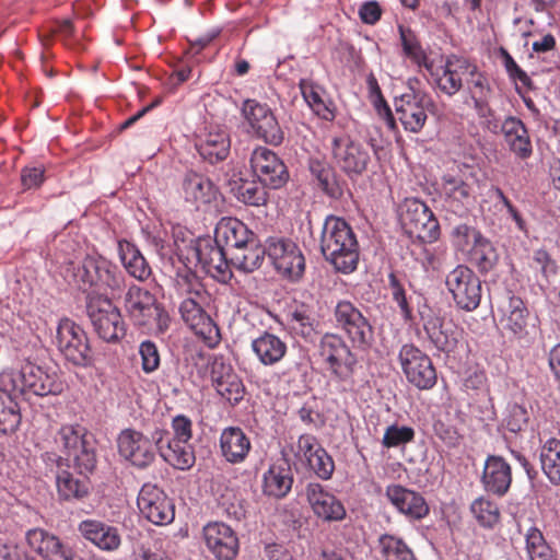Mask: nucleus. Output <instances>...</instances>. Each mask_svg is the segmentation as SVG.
I'll list each match as a JSON object with an SVG mask.
<instances>
[{
    "instance_id": "obj_1",
    "label": "nucleus",
    "mask_w": 560,
    "mask_h": 560,
    "mask_svg": "<svg viewBox=\"0 0 560 560\" xmlns=\"http://www.w3.org/2000/svg\"><path fill=\"white\" fill-rule=\"evenodd\" d=\"M177 290L187 296L179 304V313L183 322L200 337L209 347H214L220 341V331L205 305L209 301V294L203 289L197 276L191 271L178 272L176 277Z\"/></svg>"
},
{
    "instance_id": "obj_2",
    "label": "nucleus",
    "mask_w": 560,
    "mask_h": 560,
    "mask_svg": "<svg viewBox=\"0 0 560 560\" xmlns=\"http://www.w3.org/2000/svg\"><path fill=\"white\" fill-rule=\"evenodd\" d=\"M320 253L325 260L340 273L357 270L360 257L359 243L350 224L342 218L328 215L322 226Z\"/></svg>"
},
{
    "instance_id": "obj_3",
    "label": "nucleus",
    "mask_w": 560,
    "mask_h": 560,
    "mask_svg": "<svg viewBox=\"0 0 560 560\" xmlns=\"http://www.w3.org/2000/svg\"><path fill=\"white\" fill-rule=\"evenodd\" d=\"M0 384L13 389L18 396L26 392L37 396L58 395L63 390V383L55 369L33 363H26L20 371L3 370Z\"/></svg>"
},
{
    "instance_id": "obj_4",
    "label": "nucleus",
    "mask_w": 560,
    "mask_h": 560,
    "mask_svg": "<svg viewBox=\"0 0 560 560\" xmlns=\"http://www.w3.org/2000/svg\"><path fill=\"white\" fill-rule=\"evenodd\" d=\"M124 308L135 325L156 332L168 328L170 316L149 290L131 283L124 295Z\"/></svg>"
},
{
    "instance_id": "obj_5",
    "label": "nucleus",
    "mask_w": 560,
    "mask_h": 560,
    "mask_svg": "<svg viewBox=\"0 0 560 560\" xmlns=\"http://www.w3.org/2000/svg\"><path fill=\"white\" fill-rule=\"evenodd\" d=\"M318 354L322 361L339 384L342 392L352 390L355 382L353 378L358 359L350 347L338 334H325L318 345Z\"/></svg>"
},
{
    "instance_id": "obj_6",
    "label": "nucleus",
    "mask_w": 560,
    "mask_h": 560,
    "mask_svg": "<svg viewBox=\"0 0 560 560\" xmlns=\"http://www.w3.org/2000/svg\"><path fill=\"white\" fill-rule=\"evenodd\" d=\"M166 436L168 432L163 428H155L150 435L136 429H125L117 438L118 453L133 467L145 469L155 462L159 447Z\"/></svg>"
},
{
    "instance_id": "obj_7",
    "label": "nucleus",
    "mask_w": 560,
    "mask_h": 560,
    "mask_svg": "<svg viewBox=\"0 0 560 560\" xmlns=\"http://www.w3.org/2000/svg\"><path fill=\"white\" fill-rule=\"evenodd\" d=\"M241 114L248 135L275 147L283 142L284 132L268 104L247 98L242 104Z\"/></svg>"
},
{
    "instance_id": "obj_8",
    "label": "nucleus",
    "mask_w": 560,
    "mask_h": 560,
    "mask_svg": "<svg viewBox=\"0 0 560 560\" xmlns=\"http://www.w3.org/2000/svg\"><path fill=\"white\" fill-rule=\"evenodd\" d=\"M332 320L359 350H368L374 341V330L361 310L348 300H339L334 306Z\"/></svg>"
},
{
    "instance_id": "obj_9",
    "label": "nucleus",
    "mask_w": 560,
    "mask_h": 560,
    "mask_svg": "<svg viewBox=\"0 0 560 560\" xmlns=\"http://www.w3.org/2000/svg\"><path fill=\"white\" fill-rule=\"evenodd\" d=\"M417 79L408 81V91L395 97V110L405 130L418 133L427 121V110L433 106L432 98L421 90L416 89Z\"/></svg>"
},
{
    "instance_id": "obj_10",
    "label": "nucleus",
    "mask_w": 560,
    "mask_h": 560,
    "mask_svg": "<svg viewBox=\"0 0 560 560\" xmlns=\"http://www.w3.org/2000/svg\"><path fill=\"white\" fill-rule=\"evenodd\" d=\"M54 343L63 358L78 366H86L91 362V349L86 332L69 318L59 322Z\"/></svg>"
},
{
    "instance_id": "obj_11",
    "label": "nucleus",
    "mask_w": 560,
    "mask_h": 560,
    "mask_svg": "<svg viewBox=\"0 0 560 560\" xmlns=\"http://www.w3.org/2000/svg\"><path fill=\"white\" fill-rule=\"evenodd\" d=\"M88 315L95 332L106 342H116L125 337L126 328L120 311L106 298H91Z\"/></svg>"
},
{
    "instance_id": "obj_12",
    "label": "nucleus",
    "mask_w": 560,
    "mask_h": 560,
    "mask_svg": "<svg viewBox=\"0 0 560 560\" xmlns=\"http://www.w3.org/2000/svg\"><path fill=\"white\" fill-rule=\"evenodd\" d=\"M75 277L83 284L98 289H109L113 294L121 292L126 287L122 271L102 256L85 257Z\"/></svg>"
},
{
    "instance_id": "obj_13",
    "label": "nucleus",
    "mask_w": 560,
    "mask_h": 560,
    "mask_svg": "<svg viewBox=\"0 0 560 560\" xmlns=\"http://www.w3.org/2000/svg\"><path fill=\"white\" fill-rule=\"evenodd\" d=\"M398 360L407 381L418 389L428 390L436 384V371L430 357L415 345H404Z\"/></svg>"
},
{
    "instance_id": "obj_14",
    "label": "nucleus",
    "mask_w": 560,
    "mask_h": 560,
    "mask_svg": "<svg viewBox=\"0 0 560 560\" xmlns=\"http://www.w3.org/2000/svg\"><path fill=\"white\" fill-rule=\"evenodd\" d=\"M445 284L460 310L471 312L479 306L481 281L467 266L458 265L451 270L446 276Z\"/></svg>"
},
{
    "instance_id": "obj_15",
    "label": "nucleus",
    "mask_w": 560,
    "mask_h": 560,
    "mask_svg": "<svg viewBox=\"0 0 560 560\" xmlns=\"http://www.w3.org/2000/svg\"><path fill=\"white\" fill-rule=\"evenodd\" d=\"M330 150L336 164L349 177L361 175L368 167L371 155L368 147L348 135L331 137Z\"/></svg>"
},
{
    "instance_id": "obj_16",
    "label": "nucleus",
    "mask_w": 560,
    "mask_h": 560,
    "mask_svg": "<svg viewBox=\"0 0 560 560\" xmlns=\"http://www.w3.org/2000/svg\"><path fill=\"white\" fill-rule=\"evenodd\" d=\"M267 256L283 277L298 281L305 271V258L300 247L291 240L269 237Z\"/></svg>"
},
{
    "instance_id": "obj_17",
    "label": "nucleus",
    "mask_w": 560,
    "mask_h": 560,
    "mask_svg": "<svg viewBox=\"0 0 560 560\" xmlns=\"http://www.w3.org/2000/svg\"><path fill=\"white\" fill-rule=\"evenodd\" d=\"M137 504L141 514L155 525H167L175 518L173 500L155 483L145 482L141 487Z\"/></svg>"
},
{
    "instance_id": "obj_18",
    "label": "nucleus",
    "mask_w": 560,
    "mask_h": 560,
    "mask_svg": "<svg viewBox=\"0 0 560 560\" xmlns=\"http://www.w3.org/2000/svg\"><path fill=\"white\" fill-rule=\"evenodd\" d=\"M400 219L410 235L424 242H433L440 235V225L433 212L418 199L406 200Z\"/></svg>"
},
{
    "instance_id": "obj_19",
    "label": "nucleus",
    "mask_w": 560,
    "mask_h": 560,
    "mask_svg": "<svg viewBox=\"0 0 560 560\" xmlns=\"http://www.w3.org/2000/svg\"><path fill=\"white\" fill-rule=\"evenodd\" d=\"M249 162L253 173L266 187L278 189L289 178L284 163L268 148H256L250 154Z\"/></svg>"
},
{
    "instance_id": "obj_20",
    "label": "nucleus",
    "mask_w": 560,
    "mask_h": 560,
    "mask_svg": "<svg viewBox=\"0 0 560 560\" xmlns=\"http://www.w3.org/2000/svg\"><path fill=\"white\" fill-rule=\"evenodd\" d=\"M306 500L313 513L325 522H340L346 517L341 501L318 482H308L305 487Z\"/></svg>"
},
{
    "instance_id": "obj_21",
    "label": "nucleus",
    "mask_w": 560,
    "mask_h": 560,
    "mask_svg": "<svg viewBox=\"0 0 560 560\" xmlns=\"http://www.w3.org/2000/svg\"><path fill=\"white\" fill-rule=\"evenodd\" d=\"M25 541L30 550L40 556L43 560H73L72 548L42 528L27 530Z\"/></svg>"
},
{
    "instance_id": "obj_22",
    "label": "nucleus",
    "mask_w": 560,
    "mask_h": 560,
    "mask_svg": "<svg viewBox=\"0 0 560 560\" xmlns=\"http://www.w3.org/2000/svg\"><path fill=\"white\" fill-rule=\"evenodd\" d=\"M207 548L218 560H232L238 551V539L233 529L224 523H209L203 527Z\"/></svg>"
},
{
    "instance_id": "obj_23",
    "label": "nucleus",
    "mask_w": 560,
    "mask_h": 560,
    "mask_svg": "<svg viewBox=\"0 0 560 560\" xmlns=\"http://www.w3.org/2000/svg\"><path fill=\"white\" fill-rule=\"evenodd\" d=\"M385 494L393 506L409 521H420L429 514V505L419 492L400 485H390Z\"/></svg>"
},
{
    "instance_id": "obj_24",
    "label": "nucleus",
    "mask_w": 560,
    "mask_h": 560,
    "mask_svg": "<svg viewBox=\"0 0 560 560\" xmlns=\"http://www.w3.org/2000/svg\"><path fill=\"white\" fill-rule=\"evenodd\" d=\"M196 261L200 267L212 276L225 277L229 272V253L214 238L197 240L191 248Z\"/></svg>"
},
{
    "instance_id": "obj_25",
    "label": "nucleus",
    "mask_w": 560,
    "mask_h": 560,
    "mask_svg": "<svg viewBox=\"0 0 560 560\" xmlns=\"http://www.w3.org/2000/svg\"><path fill=\"white\" fill-rule=\"evenodd\" d=\"M211 381L217 393L231 405H237L243 399L245 386L230 364L215 360L211 368Z\"/></svg>"
},
{
    "instance_id": "obj_26",
    "label": "nucleus",
    "mask_w": 560,
    "mask_h": 560,
    "mask_svg": "<svg viewBox=\"0 0 560 560\" xmlns=\"http://www.w3.org/2000/svg\"><path fill=\"white\" fill-rule=\"evenodd\" d=\"M481 483L488 493L497 497L506 494L512 483L510 464L501 456L489 455L483 465Z\"/></svg>"
},
{
    "instance_id": "obj_27",
    "label": "nucleus",
    "mask_w": 560,
    "mask_h": 560,
    "mask_svg": "<svg viewBox=\"0 0 560 560\" xmlns=\"http://www.w3.org/2000/svg\"><path fill=\"white\" fill-rule=\"evenodd\" d=\"M464 85L477 114L480 117H488L491 114L489 103L493 93L488 75L479 71L476 65L470 63Z\"/></svg>"
},
{
    "instance_id": "obj_28",
    "label": "nucleus",
    "mask_w": 560,
    "mask_h": 560,
    "mask_svg": "<svg viewBox=\"0 0 560 560\" xmlns=\"http://www.w3.org/2000/svg\"><path fill=\"white\" fill-rule=\"evenodd\" d=\"M82 537L103 551H116L121 545L119 529L97 520H84L79 524Z\"/></svg>"
},
{
    "instance_id": "obj_29",
    "label": "nucleus",
    "mask_w": 560,
    "mask_h": 560,
    "mask_svg": "<svg viewBox=\"0 0 560 560\" xmlns=\"http://www.w3.org/2000/svg\"><path fill=\"white\" fill-rule=\"evenodd\" d=\"M231 141L225 129L210 127L198 136L196 149L211 164L223 161L230 153Z\"/></svg>"
},
{
    "instance_id": "obj_30",
    "label": "nucleus",
    "mask_w": 560,
    "mask_h": 560,
    "mask_svg": "<svg viewBox=\"0 0 560 560\" xmlns=\"http://www.w3.org/2000/svg\"><path fill=\"white\" fill-rule=\"evenodd\" d=\"M292 485V469L283 459L271 464L262 475V492L270 498H285L291 491Z\"/></svg>"
},
{
    "instance_id": "obj_31",
    "label": "nucleus",
    "mask_w": 560,
    "mask_h": 560,
    "mask_svg": "<svg viewBox=\"0 0 560 560\" xmlns=\"http://www.w3.org/2000/svg\"><path fill=\"white\" fill-rule=\"evenodd\" d=\"M252 443L238 427H228L220 434V451L224 459L233 465L242 464L247 458Z\"/></svg>"
},
{
    "instance_id": "obj_32",
    "label": "nucleus",
    "mask_w": 560,
    "mask_h": 560,
    "mask_svg": "<svg viewBox=\"0 0 560 560\" xmlns=\"http://www.w3.org/2000/svg\"><path fill=\"white\" fill-rule=\"evenodd\" d=\"M255 233L235 218H223L215 228L217 241L230 254L253 242Z\"/></svg>"
},
{
    "instance_id": "obj_33",
    "label": "nucleus",
    "mask_w": 560,
    "mask_h": 560,
    "mask_svg": "<svg viewBox=\"0 0 560 560\" xmlns=\"http://www.w3.org/2000/svg\"><path fill=\"white\" fill-rule=\"evenodd\" d=\"M470 62L467 59L452 56L446 59L442 73H436V85L439 90L447 96H453L465 84V78Z\"/></svg>"
},
{
    "instance_id": "obj_34",
    "label": "nucleus",
    "mask_w": 560,
    "mask_h": 560,
    "mask_svg": "<svg viewBox=\"0 0 560 560\" xmlns=\"http://www.w3.org/2000/svg\"><path fill=\"white\" fill-rule=\"evenodd\" d=\"M256 359L265 366H273L287 354L288 346L279 336L264 331L250 343Z\"/></svg>"
},
{
    "instance_id": "obj_35",
    "label": "nucleus",
    "mask_w": 560,
    "mask_h": 560,
    "mask_svg": "<svg viewBox=\"0 0 560 560\" xmlns=\"http://www.w3.org/2000/svg\"><path fill=\"white\" fill-rule=\"evenodd\" d=\"M182 191L185 200L196 207L210 203L217 196L213 183L205 175L192 171L184 175Z\"/></svg>"
},
{
    "instance_id": "obj_36",
    "label": "nucleus",
    "mask_w": 560,
    "mask_h": 560,
    "mask_svg": "<svg viewBox=\"0 0 560 560\" xmlns=\"http://www.w3.org/2000/svg\"><path fill=\"white\" fill-rule=\"evenodd\" d=\"M308 171L317 186L330 198H339L342 194L337 179L335 168L322 154H315L308 159Z\"/></svg>"
},
{
    "instance_id": "obj_37",
    "label": "nucleus",
    "mask_w": 560,
    "mask_h": 560,
    "mask_svg": "<svg viewBox=\"0 0 560 560\" xmlns=\"http://www.w3.org/2000/svg\"><path fill=\"white\" fill-rule=\"evenodd\" d=\"M423 328L434 348L442 352H452L457 345V331L452 323H445L436 316L422 317Z\"/></svg>"
},
{
    "instance_id": "obj_38",
    "label": "nucleus",
    "mask_w": 560,
    "mask_h": 560,
    "mask_svg": "<svg viewBox=\"0 0 560 560\" xmlns=\"http://www.w3.org/2000/svg\"><path fill=\"white\" fill-rule=\"evenodd\" d=\"M441 192L454 212L467 210L471 203V187L462 177L445 174L441 179Z\"/></svg>"
},
{
    "instance_id": "obj_39",
    "label": "nucleus",
    "mask_w": 560,
    "mask_h": 560,
    "mask_svg": "<svg viewBox=\"0 0 560 560\" xmlns=\"http://www.w3.org/2000/svg\"><path fill=\"white\" fill-rule=\"evenodd\" d=\"M299 88L304 101L318 117L327 121L335 118L334 104L323 86L311 80L302 79Z\"/></svg>"
},
{
    "instance_id": "obj_40",
    "label": "nucleus",
    "mask_w": 560,
    "mask_h": 560,
    "mask_svg": "<svg viewBox=\"0 0 560 560\" xmlns=\"http://www.w3.org/2000/svg\"><path fill=\"white\" fill-rule=\"evenodd\" d=\"M56 486L58 497L62 501L82 500L89 493L88 483L63 469L62 458L57 462Z\"/></svg>"
},
{
    "instance_id": "obj_41",
    "label": "nucleus",
    "mask_w": 560,
    "mask_h": 560,
    "mask_svg": "<svg viewBox=\"0 0 560 560\" xmlns=\"http://www.w3.org/2000/svg\"><path fill=\"white\" fill-rule=\"evenodd\" d=\"M119 258L126 271L139 281L147 280L151 275V268L138 247L128 242H118Z\"/></svg>"
},
{
    "instance_id": "obj_42",
    "label": "nucleus",
    "mask_w": 560,
    "mask_h": 560,
    "mask_svg": "<svg viewBox=\"0 0 560 560\" xmlns=\"http://www.w3.org/2000/svg\"><path fill=\"white\" fill-rule=\"evenodd\" d=\"M159 454L170 465L179 470H187L195 464V453L189 442H177L165 439L159 447Z\"/></svg>"
},
{
    "instance_id": "obj_43",
    "label": "nucleus",
    "mask_w": 560,
    "mask_h": 560,
    "mask_svg": "<svg viewBox=\"0 0 560 560\" xmlns=\"http://www.w3.org/2000/svg\"><path fill=\"white\" fill-rule=\"evenodd\" d=\"M16 393L0 384V433L9 434L16 431L21 422V413L15 398Z\"/></svg>"
},
{
    "instance_id": "obj_44",
    "label": "nucleus",
    "mask_w": 560,
    "mask_h": 560,
    "mask_svg": "<svg viewBox=\"0 0 560 560\" xmlns=\"http://www.w3.org/2000/svg\"><path fill=\"white\" fill-rule=\"evenodd\" d=\"M252 241L235 252L230 253L231 262L240 270L244 272H253L258 269L267 255V246L261 247L259 245L257 236Z\"/></svg>"
},
{
    "instance_id": "obj_45",
    "label": "nucleus",
    "mask_w": 560,
    "mask_h": 560,
    "mask_svg": "<svg viewBox=\"0 0 560 560\" xmlns=\"http://www.w3.org/2000/svg\"><path fill=\"white\" fill-rule=\"evenodd\" d=\"M527 317L528 311L524 302L517 296H511L504 313V328L516 338H523L527 335Z\"/></svg>"
},
{
    "instance_id": "obj_46",
    "label": "nucleus",
    "mask_w": 560,
    "mask_h": 560,
    "mask_svg": "<svg viewBox=\"0 0 560 560\" xmlns=\"http://www.w3.org/2000/svg\"><path fill=\"white\" fill-rule=\"evenodd\" d=\"M540 465L548 480L555 485H560V441L550 438L540 447Z\"/></svg>"
},
{
    "instance_id": "obj_47",
    "label": "nucleus",
    "mask_w": 560,
    "mask_h": 560,
    "mask_svg": "<svg viewBox=\"0 0 560 560\" xmlns=\"http://www.w3.org/2000/svg\"><path fill=\"white\" fill-rule=\"evenodd\" d=\"M377 548L384 560H417L413 551L405 540L394 535H381Z\"/></svg>"
},
{
    "instance_id": "obj_48",
    "label": "nucleus",
    "mask_w": 560,
    "mask_h": 560,
    "mask_svg": "<svg viewBox=\"0 0 560 560\" xmlns=\"http://www.w3.org/2000/svg\"><path fill=\"white\" fill-rule=\"evenodd\" d=\"M469 260L482 273L489 272L494 268L499 260V255L493 244L482 236L468 252Z\"/></svg>"
},
{
    "instance_id": "obj_49",
    "label": "nucleus",
    "mask_w": 560,
    "mask_h": 560,
    "mask_svg": "<svg viewBox=\"0 0 560 560\" xmlns=\"http://www.w3.org/2000/svg\"><path fill=\"white\" fill-rule=\"evenodd\" d=\"M68 458L72 459L73 466L79 474L82 475L93 471L96 466V447L93 434L90 433L85 436L82 443L73 450Z\"/></svg>"
},
{
    "instance_id": "obj_50",
    "label": "nucleus",
    "mask_w": 560,
    "mask_h": 560,
    "mask_svg": "<svg viewBox=\"0 0 560 560\" xmlns=\"http://www.w3.org/2000/svg\"><path fill=\"white\" fill-rule=\"evenodd\" d=\"M90 432L81 424L62 425L56 436V443L69 457L75 447L82 443Z\"/></svg>"
},
{
    "instance_id": "obj_51",
    "label": "nucleus",
    "mask_w": 560,
    "mask_h": 560,
    "mask_svg": "<svg viewBox=\"0 0 560 560\" xmlns=\"http://www.w3.org/2000/svg\"><path fill=\"white\" fill-rule=\"evenodd\" d=\"M289 323L298 334L310 337L315 328L314 312L306 304H298L289 313Z\"/></svg>"
},
{
    "instance_id": "obj_52",
    "label": "nucleus",
    "mask_w": 560,
    "mask_h": 560,
    "mask_svg": "<svg viewBox=\"0 0 560 560\" xmlns=\"http://www.w3.org/2000/svg\"><path fill=\"white\" fill-rule=\"evenodd\" d=\"M470 510L480 525L485 527H492L495 523H498L500 517L498 505L485 498L476 499L471 503Z\"/></svg>"
},
{
    "instance_id": "obj_53",
    "label": "nucleus",
    "mask_w": 560,
    "mask_h": 560,
    "mask_svg": "<svg viewBox=\"0 0 560 560\" xmlns=\"http://www.w3.org/2000/svg\"><path fill=\"white\" fill-rule=\"evenodd\" d=\"M483 235L477 229L467 225L458 224L452 230V240L454 246L462 252L468 253L472 245L476 244Z\"/></svg>"
},
{
    "instance_id": "obj_54",
    "label": "nucleus",
    "mask_w": 560,
    "mask_h": 560,
    "mask_svg": "<svg viewBox=\"0 0 560 560\" xmlns=\"http://www.w3.org/2000/svg\"><path fill=\"white\" fill-rule=\"evenodd\" d=\"M307 464L314 474L323 480H329L335 470L334 459L324 447L317 448L308 458Z\"/></svg>"
},
{
    "instance_id": "obj_55",
    "label": "nucleus",
    "mask_w": 560,
    "mask_h": 560,
    "mask_svg": "<svg viewBox=\"0 0 560 560\" xmlns=\"http://www.w3.org/2000/svg\"><path fill=\"white\" fill-rule=\"evenodd\" d=\"M415 439V430L411 427L392 424L386 428L382 445L386 448L406 445Z\"/></svg>"
},
{
    "instance_id": "obj_56",
    "label": "nucleus",
    "mask_w": 560,
    "mask_h": 560,
    "mask_svg": "<svg viewBox=\"0 0 560 560\" xmlns=\"http://www.w3.org/2000/svg\"><path fill=\"white\" fill-rule=\"evenodd\" d=\"M142 371L151 374L160 366V352L156 345L151 340L142 341L139 346Z\"/></svg>"
},
{
    "instance_id": "obj_57",
    "label": "nucleus",
    "mask_w": 560,
    "mask_h": 560,
    "mask_svg": "<svg viewBox=\"0 0 560 560\" xmlns=\"http://www.w3.org/2000/svg\"><path fill=\"white\" fill-rule=\"evenodd\" d=\"M237 199L249 206H261L267 200L265 186L256 183H245L238 187Z\"/></svg>"
},
{
    "instance_id": "obj_58",
    "label": "nucleus",
    "mask_w": 560,
    "mask_h": 560,
    "mask_svg": "<svg viewBox=\"0 0 560 560\" xmlns=\"http://www.w3.org/2000/svg\"><path fill=\"white\" fill-rule=\"evenodd\" d=\"M401 45L405 54L418 65L425 63L427 56L412 32L399 27Z\"/></svg>"
},
{
    "instance_id": "obj_59",
    "label": "nucleus",
    "mask_w": 560,
    "mask_h": 560,
    "mask_svg": "<svg viewBox=\"0 0 560 560\" xmlns=\"http://www.w3.org/2000/svg\"><path fill=\"white\" fill-rule=\"evenodd\" d=\"M388 287H389L393 300L397 303L398 307L400 308L401 316L405 319H410L411 318V308H410L407 298H406L405 287H404L402 282L399 280V278L394 272H390L388 276Z\"/></svg>"
},
{
    "instance_id": "obj_60",
    "label": "nucleus",
    "mask_w": 560,
    "mask_h": 560,
    "mask_svg": "<svg viewBox=\"0 0 560 560\" xmlns=\"http://www.w3.org/2000/svg\"><path fill=\"white\" fill-rule=\"evenodd\" d=\"M424 265L427 268H431L434 271H444L453 265L452 255L442 247L427 250Z\"/></svg>"
},
{
    "instance_id": "obj_61",
    "label": "nucleus",
    "mask_w": 560,
    "mask_h": 560,
    "mask_svg": "<svg viewBox=\"0 0 560 560\" xmlns=\"http://www.w3.org/2000/svg\"><path fill=\"white\" fill-rule=\"evenodd\" d=\"M173 439L170 441L189 442L192 438V422L184 416L177 415L172 419Z\"/></svg>"
},
{
    "instance_id": "obj_62",
    "label": "nucleus",
    "mask_w": 560,
    "mask_h": 560,
    "mask_svg": "<svg viewBox=\"0 0 560 560\" xmlns=\"http://www.w3.org/2000/svg\"><path fill=\"white\" fill-rule=\"evenodd\" d=\"M506 142L509 143L510 150L521 160L528 159L533 153V147L527 130L524 131V133L511 138Z\"/></svg>"
},
{
    "instance_id": "obj_63",
    "label": "nucleus",
    "mask_w": 560,
    "mask_h": 560,
    "mask_svg": "<svg viewBox=\"0 0 560 560\" xmlns=\"http://www.w3.org/2000/svg\"><path fill=\"white\" fill-rule=\"evenodd\" d=\"M501 55L505 70L510 78L517 79L520 82H522V84L530 88L533 83L530 78L522 68L518 67L513 57L505 49H501Z\"/></svg>"
},
{
    "instance_id": "obj_64",
    "label": "nucleus",
    "mask_w": 560,
    "mask_h": 560,
    "mask_svg": "<svg viewBox=\"0 0 560 560\" xmlns=\"http://www.w3.org/2000/svg\"><path fill=\"white\" fill-rule=\"evenodd\" d=\"M533 266L535 269L539 270L546 279L557 273L556 262L544 249H538L534 253Z\"/></svg>"
}]
</instances>
